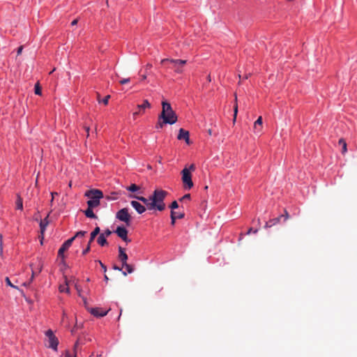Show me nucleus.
Listing matches in <instances>:
<instances>
[{"label": "nucleus", "instance_id": "nucleus-1", "mask_svg": "<svg viewBox=\"0 0 357 357\" xmlns=\"http://www.w3.org/2000/svg\"><path fill=\"white\" fill-rule=\"evenodd\" d=\"M160 119L163 120V123L170 125L174 124L177 121L178 119L175 112L167 101L162 102V112L159 115V119Z\"/></svg>", "mask_w": 357, "mask_h": 357}, {"label": "nucleus", "instance_id": "nucleus-2", "mask_svg": "<svg viewBox=\"0 0 357 357\" xmlns=\"http://www.w3.org/2000/svg\"><path fill=\"white\" fill-rule=\"evenodd\" d=\"M168 192L161 189L155 190L153 195L150 197L151 201V206L154 207L155 209L159 211H162L165 208V204L164 199L167 197Z\"/></svg>", "mask_w": 357, "mask_h": 357}, {"label": "nucleus", "instance_id": "nucleus-3", "mask_svg": "<svg viewBox=\"0 0 357 357\" xmlns=\"http://www.w3.org/2000/svg\"><path fill=\"white\" fill-rule=\"evenodd\" d=\"M89 199L87 201V205L89 208H96L100 205V200L103 197V193L98 189L87 190L84 195Z\"/></svg>", "mask_w": 357, "mask_h": 357}, {"label": "nucleus", "instance_id": "nucleus-4", "mask_svg": "<svg viewBox=\"0 0 357 357\" xmlns=\"http://www.w3.org/2000/svg\"><path fill=\"white\" fill-rule=\"evenodd\" d=\"M186 62V60L182 59H164L161 60L160 63L162 65H165L167 63H169L175 72L177 73H181L183 72V68L185 65Z\"/></svg>", "mask_w": 357, "mask_h": 357}, {"label": "nucleus", "instance_id": "nucleus-5", "mask_svg": "<svg viewBox=\"0 0 357 357\" xmlns=\"http://www.w3.org/2000/svg\"><path fill=\"white\" fill-rule=\"evenodd\" d=\"M181 180L183 184V188L186 190H190L193 187V182L192 181V174L190 172V169L185 167L181 171Z\"/></svg>", "mask_w": 357, "mask_h": 357}, {"label": "nucleus", "instance_id": "nucleus-6", "mask_svg": "<svg viewBox=\"0 0 357 357\" xmlns=\"http://www.w3.org/2000/svg\"><path fill=\"white\" fill-rule=\"evenodd\" d=\"M116 218L126 223V226L131 224V215L128 212V208H123L116 213Z\"/></svg>", "mask_w": 357, "mask_h": 357}, {"label": "nucleus", "instance_id": "nucleus-7", "mask_svg": "<svg viewBox=\"0 0 357 357\" xmlns=\"http://www.w3.org/2000/svg\"><path fill=\"white\" fill-rule=\"evenodd\" d=\"M45 335L47 337L48 347L54 349V351H56L59 344L58 338L54 335L53 331L50 329L46 331Z\"/></svg>", "mask_w": 357, "mask_h": 357}, {"label": "nucleus", "instance_id": "nucleus-8", "mask_svg": "<svg viewBox=\"0 0 357 357\" xmlns=\"http://www.w3.org/2000/svg\"><path fill=\"white\" fill-rule=\"evenodd\" d=\"M129 197L135 198L142 202L148 210L155 209L154 207L151 206V201L150 200V197L147 199L142 196H137L135 195H130Z\"/></svg>", "mask_w": 357, "mask_h": 357}, {"label": "nucleus", "instance_id": "nucleus-9", "mask_svg": "<svg viewBox=\"0 0 357 357\" xmlns=\"http://www.w3.org/2000/svg\"><path fill=\"white\" fill-rule=\"evenodd\" d=\"M119 238L126 242H130L128 238V230L124 227H118L114 231Z\"/></svg>", "mask_w": 357, "mask_h": 357}, {"label": "nucleus", "instance_id": "nucleus-10", "mask_svg": "<svg viewBox=\"0 0 357 357\" xmlns=\"http://www.w3.org/2000/svg\"><path fill=\"white\" fill-rule=\"evenodd\" d=\"M74 241V238H70L65 241L58 251V256L61 257H63V253L66 251L72 245Z\"/></svg>", "mask_w": 357, "mask_h": 357}, {"label": "nucleus", "instance_id": "nucleus-11", "mask_svg": "<svg viewBox=\"0 0 357 357\" xmlns=\"http://www.w3.org/2000/svg\"><path fill=\"white\" fill-rule=\"evenodd\" d=\"M177 138L179 140H182V139L185 140V142L188 144H190L189 132L185 130H184V129H183V128H180L179 129L178 135L177 136Z\"/></svg>", "mask_w": 357, "mask_h": 357}, {"label": "nucleus", "instance_id": "nucleus-12", "mask_svg": "<svg viewBox=\"0 0 357 357\" xmlns=\"http://www.w3.org/2000/svg\"><path fill=\"white\" fill-rule=\"evenodd\" d=\"M130 204L139 214L144 213L146 210V206L138 201L132 200L130 202Z\"/></svg>", "mask_w": 357, "mask_h": 357}, {"label": "nucleus", "instance_id": "nucleus-13", "mask_svg": "<svg viewBox=\"0 0 357 357\" xmlns=\"http://www.w3.org/2000/svg\"><path fill=\"white\" fill-rule=\"evenodd\" d=\"M89 311L95 317H102L107 314V311H103L99 307H92L89 308Z\"/></svg>", "mask_w": 357, "mask_h": 357}, {"label": "nucleus", "instance_id": "nucleus-14", "mask_svg": "<svg viewBox=\"0 0 357 357\" xmlns=\"http://www.w3.org/2000/svg\"><path fill=\"white\" fill-rule=\"evenodd\" d=\"M119 259L122 262V265L127 264L128 255L121 247H119Z\"/></svg>", "mask_w": 357, "mask_h": 357}, {"label": "nucleus", "instance_id": "nucleus-15", "mask_svg": "<svg viewBox=\"0 0 357 357\" xmlns=\"http://www.w3.org/2000/svg\"><path fill=\"white\" fill-rule=\"evenodd\" d=\"M64 280H65V284H61L59 287V291L61 293L65 292V293L69 294L70 289H69L68 285L70 284V282L67 279L66 276L64 277Z\"/></svg>", "mask_w": 357, "mask_h": 357}, {"label": "nucleus", "instance_id": "nucleus-16", "mask_svg": "<svg viewBox=\"0 0 357 357\" xmlns=\"http://www.w3.org/2000/svg\"><path fill=\"white\" fill-rule=\"evenodd\" d=\"M48 217H49V214L46 216V218L44 220H40V233L42 235H43V234L46 229V227L49 224Z\"/></svg>", "mask_w": 357, "mask_h": 357}, {"label": "nucleus", "instance_id": "nucleus-17", "mask_svg": "<svg viewBox=\"0 0 357 357\" xmlns=\"http://www.w3.org/2000/svg\"><path fill=\"white\" fill-rule=\"evenodd\" d=\"M262 127V118L259 116L254 123V129L255 132H259Z\"/></svg>", "mask_w": 357, "mask_h": 357}, {"label": "nucleus", "instance_id": "nucleus-18", "mask_svg": "<svg viewBox=\"0 0 357 357\" xmlns=\"http://www.w3.org/2000/svg\"><path fill=\"white\" fill-rule=\"evenodd\" d=\"M98 243L101 246H105L108 244L107 241L105 236V234H100L97 239Z\"/></svg>", "mask_w": 357, "mask_h": 357}, {"label": "nucleus", "instance_id": "nucleus-19", "mask_svg": "<svg viewBox=\"0 0 357 357\" xmlns=\"http://www.w3.org/2000/svg\"><path fill=\"white\" fill-rule=\"evenodd\" d=\"M100 233V227H96L93 231L91 233V235H90V239L89 241V243L90 245L91 243L93 241L94 238H96V236Z\"/></svg>", "mask_w": 357, "mask_h": 357}, {"label": "nucleus", "instance_id": "nucleus-20", "mask_svg": "<svg viewBox=\"0 0 357 357\" xmlns=\"http://www.w3.org/2000/svg\"><path fill=\"white\" fill-rule=\"evenodd\" d=\"M93 208H89V206H88L87 209L84 211V214L87 218L96 219L97 216L93 213Z\"/></svg>", "mask_w": 357, "mask_h": 357}, {"label": "nucleus", "instance_id": "nucleus-21", "mask_svg": "<svg viewBox=\"0 0 357 357\" xmlns=\"http://www.w3.org/2000/svg\"><path fill=\"white\" fill-rule=\"evenodd\" d=\"M122 268H125L126 270V271H123L124 275H127V273H132L134 271L132 266L128 263L122 265Z\"/></svg>", "mask_w": 357, "mask_h": 357}, {"label": "nucleus", "instance_id": "nucleus-22", "mask_svg": "<svg viewBox=\"0 0 357 357\" xmlns=\"http://www.w3.org/2000/svg\"><path fill=\"white\" fill-rule=\"evenodd\" d=\"M33 268L36 270V273H40L43 268L42 261L40 260H38L37 263L35 265L33 264Z\"/></svg>", "mask_w": 357, "mask_h": 357}, {"label": "nucleus", "instance_id": "nucleus-23", "mask_svg": "<svg viewBox=\"0 0 357 357\" xmlns=\"http://www.w3.org/2000/svg\"><path fill=\"white\" fill-rule=\"evenodd\" d=\"M339 144L342 146V153L344 154L347 151V143L344 139H339Z\"/></svg>", "mask_w": 357, "mask_h": 357}, {"label": "nucleus", "instance_id": "nucleus-24", "mask_svg": "<svg viewBox=\"0 0 357 357\" xmlns=\"http://www.w3.org/2000/svg\"><path fill=\"white\" fill-rule=\"evenodd\" d=\"M150 107L151 105L147 100H144L143 104L137 105V108L139 109H144L146 108H149Z\"/></svg>", "mask_w": 357, "mask_h": 357}, {"label": "nucleus", "instance_id": "nucleus-25", "mask_svg": "<svg viewBox=\"0 0 357 357\" xmlns=\"http://www.w3.org/2000/svg\"><path fill=\"white\" fill-rule=\"evenodd\" d=\"M139 189V186L137 185L136 184H131L130 186L126 188V190L130 192H137Z\"/></svg>", "mask_w": 357, "mask_h": 357}, {"label": "nucleus", "instance_id": "nucleus-26", "mask_svg": "<svg viewBox=\"0 0 357 357\" xmlns=\"http://www.w3.org/2000/svg\"><path fill=\"white\" fill-rule=\"evenodd\" d=\"M235 105H234V119H233V121L234 122L236 121V116H237V113H238V105L236 103L237 102V97L236 96H235Z\"/></svg>", "mask_w": 357, "mask_h": 357}, {"label": "nucleus", "instance_id": "nucleus-27", "mask_svg": "<svg viewBox=\"0 0 357 357\" xmlns=\"http://www.w3.org/2000/svg\"><path fill=\"white\" fill-rule=\"evenodd\" d=\"M110 98V96H106L102 100L100 99V95L98 94V100L99 102H102L104 105H107L108 104L109 99Z\"/></svg>", "mask_w": 357, "mask_h": 357}, {"label": "nucleus", "instance_id": "nucleus-28", "mask_svg": "<svg viewBox=\"0 0 357 357\" xmlns=\"http://www.w3.org/2000/svg\"><path fill=\"white\" fill-rule=\"evenodd\" d=\"M16 208L20 210H22L23 208L22 199L20 197H17V199L16 201Z\"/></svg>", "mask_w": 357, "mask_h": 357}, {"label": "nucleus", "instance_id": "nucleus-29", "mask_svg": "<svg viewBox=\"0 0 357 357\" xmlns=\"http://www.w3.org/2000/svg\"><path fill=\"white\" fill-rule=\"evenodd\" d=\"M283 218V215H280L275 218L270 220V222H271L272 226L278 224L280 220Z\"/></svg>", "mask_w": 357, "mask_h": 357}, {"label": "nucleus", "instance_id": "nucleus-30", "mask_svg": "<svg viewBox=\"0 0 357 357\" xmlns=\"http://www.w3.org/2000/svg\"><path fill=\"white\" fill-rule=\"evenodd\" d=\"M75 289H76V290H77V293H78L79 296L82 297V300H83V301H84V303L85 305H86V298H85V297H84V296H82V294H81V289L79 288V287L77 284H75Z\"/></svg>", "mask_w": 357, "mask_h": 357}, {"label": "nucleus", "instance_id": "nucleus-31", "mask_svg": "<svg viewBox=\"0 0 357 357\" xmlns=\"http://www.w3.org/2000/svg\"><path fill=\"white\" fill-rule=\"evenodd\" d=\"M86 234V231H77L75 234V235L74 236H73L72 238H74V240H75L76 238H81V237L84 236Z\"/></svg>", "mask_w": 357, "mask_h": 357}, {"label": "nucleus", "instance_id": "nucleus-32", "mask_svg": "<svg viewBox=\"0 0 357 357\" xmlns=\"http://www.w3.org/2000/svg\"><path fill=\"white\" fill-rule=\"evenodd\" d=\"M170 217H171V224H172V225H174L176 220V212L172 211Z\"/></svg>", "mask_w": 357, "mask_h": 357}, {"label": "nucleus", "instance_id": "nucleus-33", "mask_svg": "<svg viewBox=\"0 0 357 357\" xmlns=\"http://www.w3.org/2000/svg\"><path fill=\"white\" fill-rule=\"evenodd\" d=\"M35 93L37 94V95H41V88L40 86H39V84L37 83L36 85H35Z\"/></svg>", "mask_w": 357, "mask_h": 357}, {"label": "nucleus", "instance_id": "nucleus-34", "mask_svg": "<svg viewBox=\"0 0 357 357\" xmlns=\"http://www.w3.org/2000/svg\"><path fill=\"white\" fill-rule=\"evenodd\" d=\"M5 281H6V284H7L8 286H10V287H13V288H14V289H17V287L16 286H15V285H14V284L10 282V280L9 278L6 277V279H5Z\"/></svg>", "mask_w": 357, "mask_h": 357}, {"label": "nucleus", "instance_id": "nucleus-35", "mask_svg": "<svg viewBox=\"0 0 357 357\" xmlns=\"http://www.w3.org/2000/svg\"><path fill=\"white\" fill-rule=\"evenodd\" d=\"M190 199V195L185 194L180 199V201L189 200Z\"/></svg>", "mask_w": 357, "mask_h": 357}, {"label": "nucleus", "instance_id": "nucleus-36", "mask_svg": "<svg viewBox=\"0 0 357 357\" xmlns=\"http://www.w3.org/2000/svg\"><path fill=\"white\" fill-rule=\"evenodd\" d=\"M178 207V203L176 201H174L171 205H170V208L172 209H175V208H177Z\"/></svg>", "mask_w": 357, "mask_h": 357}, {"label": "nucleus", "instance_id": "nucleus-37", "mask_svg": "<svg viewBox=\"0 0 357 357\" xmlns=\"http://www.w3.org/2000/svg\"><path fill=\"white\" fill-rule=\"evenodd\" d=\"M282 215H283L284 221H286L289 218V213L286 209H284V214H282Z\"/></svg>", "mask_w": 357, "mask_h": 357}, {"label": "nucleus", "instance_id": "nucleus-38", "mask_svg": "<svg viewBox=\"0 0 357 357\" xmlns=\"http://www.w3.org/2000/svg\"><path fill=\"white\" fill-rule=\"evenodd\" d=\"M31 271H32V275H31V281H32L33 279L34 275L36 274H37V273H36V270L33 268V264H31Z\"/></svg>", "mask_w": 357, "mask_h": 357}, {"label": "nucleus", "instance_id": "nucleus-39", "mask_svg": "<svg viewBox=\"0 0 357 357\" xmlns=\"http://www.w3.org/2000/svg\"><path fill=\"white\" fill-rule=\"evenodd\" d=\"M90 246L91 245L88 243L87 247L82 251V255H86L90 251Z\"/></svg>", "mask_w": 357, "mask_h": 357}, {"label": "nucleus", "instance_id": "nucleus-40", "mask_svg": "<svg viewBox=\"0 0 357 357\" xmlns=\"http://www.w3.org/2000/svg\"><path fill=\"white\" fill-rule=\"evenodd\" d=\"M97 261L100 264V265L101 268H102L103 271L105 273L107 271L106 266L104 264H102V261H100V260H98Z\"/></svg>", "mask_w": 357, "mask_h": 357}, {"label": "nucleus", "instance_id": "nucleus-41", "mask_svg": "<svg viewBox=\"0 0 357 357\" xmlns=\"http://www.w3.org/2000/svg\"><path fill=\"white\" fill-rule=\"evenodd\" d=\"M130 82V78H125L121 79L119 82L121 84H125Z\"/></svg>", "mask_w": 357, "mask_h": 357}, {"label": "nucleus", "instance_id": "nucleus-42", "mask_svg": "<svg viewBox=\"0 0 357 357\" xmlns=\"http://www.w3.org/2000/svg\"><path fill=\"white\" fill-rule=\"evenodd\" d=\"M102 234H105V238L110 236L112 234V231L109 229H106Z\"/></svg>", "mask_w": 357, "mask_h": 357}, {"label": "nucleus", "instance_id": "nucleus-43", "mask_svg": "<svg viewBox=\"0 0 357 357\" xmlns=\"http://www.w3.org/2000/svg\"><path fill=\"white\" fill-rule=\"evenodd\" d=\"M2 251H3L2 235L0 234V252L2 253Z\"/></svg>", "mask_w": 357, "mask_h": 357}, {"label": "nucleus", "instance_id": "nucleus-44", "mask_svg": "<svg viewBox=\"0 0 357 357\" xmlns=\"http://www.w3.org/2000/svg\"><path fill=\"white\" fill-rule=\"evenodd\" d=\"M176 219H177V218H178V219H181V218H183L184 217V213H177L176 212Z\"/></svg>", "mask_w": 357, "mask_h": 357}, {"label": "nucleus", "instance_id": "nucleus-45", "mask_svg": "<svg viewBox=\"0 0 357 357\" xmlns=\"http://www.w3.org/2000/svg\"><path fill=\"white\" fill-rule=\"evenodd\" d=\"M164 124H166V123H163V121H162V122H160V121H159V122L157 123V125H156V128H162Z\"/></svg>", "mask_w": 357, "mask_h": 357}, {"label": "nucleus", "instance_id": "nucleus-46", "mask_svg": "<svg viewBox=\"0 0 357 357\" xmlns=\"http://www.w3.org/2000/svg\"><path fill=\"white\" fill-rule=\"evenodd\" d=\"M188 169H190V172H194L196 169L195 167V165L194 164H192L190 165L189 168H188Z\"/></svg>", "mask_w": 357, "mask_h": 357}, {"label": "nucleus", "instance_id": "nucleus-47", "mask_svg": "<svg viewBox=\"0 0 357 357\" xmlns=\"http://www.w3.org/2000/svg\"><path fill=\"white\" fill-rule=\"evenodd\" d=\"M65 357H76V354H70L69 351H66V354H65Z\"/></svg>", "mask_w": 357, "mask_h": 357}, {"label": "nucleus", "instance_id": "nucleus-48", "mask_svg": "<svg viewBox=\"0 0 357 357\" xmlns=\"http://www.w3.org/2000/svg\"><path fill=\"white\" fill-rule=\"evenodd\" d=\"M258 231V229H253L252 228H250L248 231V234H250L251 232H253L254 234H256L257 232Z\"/></svg>", "mask_w": 357, "mask_h": 357}, {"label": "nucleus", "instance_id": "nucleus-49", "mask_svg": "<svg viewBox=\"0 0 357 357\" xmlns=\"http://www.w3.org/2000/svg\"><path fill=\"white\" fill-rule=\"evenodd\" d=\"M272 227V225H271V222H270V220L268 222H266L265 225H264L265 228H269V227Z\"/></svg>", "mask_w": 357, "mask_h": 357}, {"label": "nucleus", "instance_id": "nucleus-50", "mask_svg": "<svg viewBox=\"0 0 357 357\" xmlns=\"http://www.w3.org/2000/svg\"><path fill=\"white\" fill-rule=\"evenodd\" d=\"M22 49H23V46H20V47H18V49H17V55H20L22 53Z\"/></svg>", "mask_w": 357, "mask_h": 357}, {"label": "nucleus", "instance_id": "nucleus-51", "mask_svg": "<svg viewBox=\"0 0 357 357\" xmlns=\"http://www.w3.org/2000/svg\"><path fill=\"white\" fill-rule=\"evenodd\" d=\"M51 195H52V199H51V202H53V200H54V198L55 195H58V193H57V192H52V193H51Z\"/></svg>", "mask_w": 357, "mask_h": 357}, {"label": "nucleus", "instance_id": "nucleus-52", "mask_svg": "<svg viewBox=\"0 0 357 357\" xmlns=\"http://www.w3.org/2000/svg\"><path fill=\"white\" fill-rule=\"evenodd\" d=\"M145 68H146V71H147L148 70H150L152 68V65L150 63H148V64H146Z\"/></svg>", "mask_w": 357, "mask_h": 357}, {"label": "nucleus", "instance_id": "nucleus-53", "mask_svg": "<svg viewBox=\"0 0 357 357\" xmlns=\"http://www.w3.org/2000/svg\"><path fill=\"white\" fill-rule=\"evenodd\" d=\"M113 268H114V270H118V271H119L122 270V268H120V267H119V266H116V265H114V266H113Z\"/></svg>", "mask_w": 357, "mask_h": 357}, {"label": "nucleus", "instance_id": "nucleus-54", "mask_svg": "<svg viewBox=\"0 0 357 357\" xmlns=\"http://www.w3.org/2000/svg\"><path fill=\"white\" fill-rule=\"evenodd\" d=\"M77 23V20H74L71 22V25H72V26H74V25H75Z\"/></svg>", "mask_w": 357, "mask_h": 357}, {"label": "nucleus", "instance_id": "nucleus-55", "mask_svg": "<svg viewBox=\"0 0 357 357\" xmlns=\"http://www.w3.org/2000/svg\"><path fill=\"white\" fill-rule=\"evenodd\" d=\"M89 130H90L89 127H86V131L87 132V137H89Z\"/></svg>", "mask_w": 357, "mask_h": 357}, {"label": "nucleus", "instance_id": "nucleus-56", "mask_svg": "<svg viewBox=\"0 0 357 357\" xmlns=\"http://www.w3.org/2000/svg\"><path fill=\"white\" fill-rule=\"evenodd\" d=\"M146 79V75H142V80H144Z\"/></svg>", "mask_w": 357, "mask_h": 357}, {"label": "nucleus", "instance_id": "nucleus-57", "mask_svg": "<svg viewBox=\"0 0 357 357\" xmlns=\"http://www.w3.org/2000/svg\"><path fill=\"white\" fill-rule=\"evenodd\" d=\"M104 279H105V280L106 282H107V281L109 280V278H108V277H107V275H105Z\"/></svg>", "mask_w": 357, "mask_h": 357}, {"label": "nucleus", "instance_id": "nucleus-58", "mask_svg": "<svg viewBox=\"0 0 357 357\" xmlns=\"http://www.w3.org/2000/svg\"><path fill=\"white\" fill-rule=\"evenodd\" d=\"M139 112H135L133 113V116H136L137 115L139 114Z\"/></svg>", "mask_w": 357, "mask_h": 357}, {"label": "nucleus", "instance_id": "nucleus-59", "mask_svg": "<svg viewBox=\"0 0 357 357\" xmlns=\"http://www.w3.org/2000/svg\"><path fill=\"white\" fill-rule=\"evenodd\" d=\"M207 79H208V82H211V76H210V75H208V77H207Z\"/></svg>", "mask_w": 357, "mask_h": 357}, {"label": "nucleus", "instance_id": "nucleus-60", "mask_svg": "<svg viewBox=\"0 0 357 357\" xmlns=\"http://www.w3.org/2000/svg\"><path fill=\"white\" fill-rule=\"evenodd\" d=\"M77 344H78V342H77L75 343V347H74V349H75V350H76V349H77Z\"/></svg>", "mask_w": 357, "mask_h": 357}, {"label": "nucleus", "instance_id": "nucleus-61", "mask_svg": "<svg viewBox=\"0 0 357 357\" xmlns=\"http://www.w3.org/2000/svg\"><path fill=\"white\" fill-rule=\"evenodd\" d=\"M208 134L211 135V130H208Z\"/></svg>", "mask_w": 357, "mask_h": 357}, {"label": "nucleus", "instance_id": "nucleus-62", "mask_svg": "<svg viewBox=\"0 0 357 357\" xmlns=\"http://www.w3.org/2000/svg\"><path fill=\"white\" fill-rule=\"evenodd\" d=\"M65 313L63 314V319H64V317H65Z\"/></svg>", "mask_w": 357, "mask_h": 357}]
</instances>
